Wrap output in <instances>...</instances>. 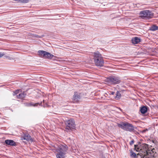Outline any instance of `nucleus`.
Wrapping results in <instances>:
<instances>
[{"instance_id":"12","label":"nucleus","mask_w":158,"mask_h":158,"mask_svg":"<svg viewBox=\"0 0 158 158\" xmlns=\"http://www.w3.org/2000/svg\"><path fill=\"white\" fill-rule=\"evenodd\" d=\"M148 110V107L147 106H143L141 107L140 111L143 114H145L147 111Z\"/></svg>"},{"instance_id":"25","label":"nucleus","mask_w":158,"mask_h":158,"mask_svg":"<svg viewBox=\"0 0 158 158\" xmlns=\"http://www.w3.org/2000/svg\"><path fill=\"white\" fill-rule=\"evenodd\" d=\"M19 92V90H16L14 92V94L13 95H15L17 94H18Z\"/></svg>"},{"instance_id":"22","label":"nucleus","mask_w":158,"mask_h":158,"mask_svg":"<svg viewBox=\"0 0 158 158\" xmlns=\"http://www.w3.org/2000/svg\"><path fill=\"white\" fill-rule=\"evenodd\" d=\"M18 1L20 2L27 3L29 2V0H18Z\"/></svg>"},{"instance_id":"26","label":"nucleus","mask_w":158,"mask_h":158,"mask_svg":"<svg viewBox=\"0 0 158 158\" xmlns=\"http://www.w3.org/2000/svg\"><path fill=\"white\" fill-rule=\"evenodd\" d=\"M4 55V53L0 52V58L2 57Z\"/></svg>"},{"instance_id":"6","label":"nucleus","mask_w":158,"mask_h":158,"mask_svg":"<svg viewBox=\"0 0 158 158\" xmlns=\"http://www.w3.org/2000/svg\"><path fill=\"white\" fill-rule=\"evenodd\" d=\"M66 126L65 129L67 131L69 132L70 130H72L75 129L76 124L74 121L72 119H70L65 121Z\"/></svg>"},{"instance_id":"9","label":"nucleus","mask_w":158,"mask_h":158,"mask_svg":"<svg viewBox=\"0 0 158 158\" xmlns=\"http://www.w3.org/2000/svg\"><path fill=\"white\" fill-rule=\"evenodd\" d=\"M131 41L133 44H136L140 42V39L138 37H135L132 38Z\"/></svg>"},{"instance_id":"29","label":"nucleus","mask_w":158,"mask_h":158,"mask_svg":"<svg viewBox=\"0 0 158 158\" xmlns=\"http://www.w3.org/2000/svg\"><path fill=\"white\" fill-rule=\"evenodd\" d=\"M115 93V92H113V91H111V94H112V95H114Z\"/></svg>"},{"instance_id":"8","label":"nucleus","mask_w":158,"mask_h":158,"mask_svg":"<svg viewBox=\"0 0 158 158\" xmlns=\"http://www.w3.org/2000/svg\"><path fill=\"white\" fill-rule=\"evenodd\" d=\"M6 144L10 146H15L16 143L13 140L10 139H6L5 141Z\"/></svg>"},{"instance_id":"21","label":"nucleus","mask_w":158,"mask_h":158,"mask_svg":"<svg viewBox=\"0 0 158 158\" xmlns=\"http://www.w3.org/2000/svg\"><path fill=\"white\" fill-rule=\"evenodd\" d=\"M131 152V156L132 157L135 158L137 156V154H136L133 152L132 151L130 152Z\"/></svg>"},{"instance_id":"24","label":"nucleus","mask_w":158,"mask_h":158,"mask_svg":"<svg viewBox=\"0 0 158 158\" xmlns=\"http://www.w3.org/2000/svg\"><path fill=\"white\" fill-rule=\"evenodd\" d=\"M44 36V35H42L41 36H40L38 35H35V36L37 38H41Z\"/></svg>"},{"instance_id":"10","label":"nucleus","mask_w":158,"mask_h":158,"mask_svg":"<svg viewBox=\"0 0 158 158\" xmlns=\"http://www.w3.org/2000/svg\"><path fill=\"white\" fill-rule=\"evenodd\" d=\"M80 99V97L79 95L77 93H75L73 96V99L75 102L79 101Z\"/></svg>"},{"instance_id":"20","label":"nucleus","mask_w":158,"mask_h":158,"mask_svg":"<svg viewBox=\"0 0 158 158\" xmlns=\"http://www.w3.org/2000/svg\"><path fill=\"white\" fill-rule=\"evenodd\" d=\"M149 149L150 150V151L149 152H151V153H148V155L149 154H150L152 156V154L155 152V149L154 148H152V149H151V148H149Z\"/></svg>"},{"instance_id":"27","label":"nucleus","mask_w":158,"mask_h":158,"mask_svg":"<svg viewBox=\"0 0 158 158\" xmlns=\"http://www.w3.org/2000/svg\"><path fill=\"white\" fill-rule=\"evenodd\" d=\"M134 143V140H132L130 142V144L131 145H132Z\"/></svg>"},{"instance_id":"23","label":"nucleus","mask_w":158,"mask_h":158,"mask_svg":"<svg viewBox=\"0 0 158 158\" xmlns=\"http://www.w3.org/2000/svg\"><path fill=\"white\" fill-rule=\"evenodd\" d=\"M39 104V103H36L35 104H33L32 103H28L27 104V106H37Z\"/></svg>"},{"instance_id":"2","label":"nucleus","mask_w":158,"mask_h":158,"mask_svg":"<svg viewBox=\"0 0 158 158\" xmlns=\"http://www.w3.org/2000/svg\"><path fill=\"white\" fill-rule=\"evenodd\" d=\"M68 147L66 145H61L56 149L57 153L56 155L57 158H65L68 150Z\"/></svg>"},{"instance_id":"15","label":"nucleus","mask_w":158,"mask_h":158,"mask_svg":"<svg viewBox=\"0 0 158 158\" xmlns=\"http://www.w3.org/2000/svg\"><path fill=\"white\" fill-rule=\"evenodd\" d=\"M148 154L146 155H142L140 153L137 154L138 157L140 156V158H152L151 157L148 156Z\"/></svg>"},{"instance_id":"13","label":"nucleus","mask_w":158,"mask_h":158,"mask_svg":"<svg viewBox=\"0 0 158 158\" xmlns=\"http://www.w3.org/2000/svg\"><path fill=\"white\" fill-rule=\"evenodd\" d=\"M46 51H44L40 50L38 51V53L41 56H42L44 58L45 57L46 53Z\"/></svg>"},{"instance_id":"7","label":"nucleus","mask_w":158,"mask_h":158,"mask_svg":"<svg viewBox=\"0 0 158 158\" xmlns=\"http://www.w3.org/2000/svg\"><path fill=\"white\" fill-rule=\"evenodd\" d=\"M106 81L111 84L115 85L121 82V80L119 77L114 76L107 78Z\"/></svg>"},{"instance_id":"3","label":"nucleus","mask_w":158,"mask_h":158,"mask_svg":"<svg viewBox=\"0 0 158 158\" xmlns=\"http://www.w3.org/2000/svg\"><path fill=\"white\" fill-rule=\"evenodd\" d=\"M93 54L95 64L97 66L100 67L103 66L104 62L102 55L98 51L94 52Z\"/></svg>"},{"instance_id":"14","label":"nucleus","mask_w":158,"mask_h":158,"mask_svg":"<svg viewBox=\"0 0 158 158\" xmlns=\"http://www.w3.org/2000/svg\"><path fill=\"white\" fill-rule=\"evenodd\" d=\"M149 30L152 31L157 30H158V26L155 25H153L150 27Z\"/></svg>"},{"instance_id":"17","label":"nucleus","mask_w":158,"mask_h":158,"mask_svg":"<svg viewBox=\"0 0 158 158\" xmlns=\"http://www.w3.org/2000/svg\"><path fill=\"white\" fill-rule=\"evenodd\" d=\"M46 53V56L45 58H47L49 59H51L54 56L51 54V53L47 52Z\"/></svg>"},{"instance_id":"18","label":"nucleus","mask_w":158,"mask_h":158,"mask_svg":"<svg viewBox=\"0 0 158 158\" xmlns=\"http://www.w3.org/2000/svg\"><path fill=\"white\" fill-rule=\"evenodd\" d=\"M121 95L120 92L119 91H117L116 94V96L115 98H120L121 97Z\"/></svg>"},{"instance_id":"11","label":"nucleus","mask_w":158,"mask_h":158,"mask_svg":"<svg viewBox=\"0 0 158 158\" xmlns=\"http://www.w3.org/2000/svg\"><path fill=\"white\" fill-rule=\"evenodd\" d=\"M27 95V94L25 92H23L22 93L19 94L17 95V98L18 99H21L25 97Z\"/></svg>"},{"instance_id":"16","label":"nucleus","mask_w":158,"mask_h":158,"mask_svg":"<svg viewBox=\"0 0 158 158\" xmlns=\"http://www.w3.org/2000/svg\"><path fill=\"white\" fill-rule=\"evenodd\" d=\"M24 139H26L27 141H31L32 140V138L31 136L29 134H25L23 137Z\"/></svg>"},{"instance_id":"4","label":"nucleus","mask_w":158,"mask_h":158,"mask_svg":"<svg viewBox=\"0 0 158 158\" xmlns=\"http://www.w3.org/2000/svg\"><path fill=\"white\" fill-rule=\"evenodd\" d=\"M117 125L118 127L126 131L134 132L135 131L133 125L127 122H121L118 123Z\"/></svg>"},{"instance_id":"1","label":"nucleus","mask_w":158,"mask_h":158,"mask_svg":"<svg viewBox=\"0 0 158 158\" xmlns=\"http://www.w3.org/2000/svg\"><path fill=\"white\" fill-rule=\"evenodd\" d=\"M149 145L146 143H141L139 142L138 144L134 145L135 150L140 152L142 155H146L148 153H151L149 147Z\"/></svg>"},{"instance_id":"5","label":"nucleus","mask_w":158,"mask_h":158,"mask_svg":"<svg viewBox=\"0 0 158 158\" xmlns=\"http://www.w3.org/2000/svg\"><path fill=\"white\" fill-rule=\"evenodd\" d=\"M139 17L143 20H147L152 18L154 14L149 10H145L141 11L139 13Z\"/></svg>"},{"instance_id":"19","label":"nucleus","mask_w":158,"mask_h":158,"mask_svg":"<svg viewBox=\"0 0 158 158\" xmlns=\"http://www.w3.org/2000/svg\"><path fill=\"white\" fill-rule=\"evenodd\" d=\"M45 101L43 100V104L42 102H41L40 104V106H42L44 107H46L47 106L48 104L46 102H45Z\"/></svg>"},{"instance_id":"28","label":"nucleus","mask_w":158,"mask_h":158,"mask_svg":"<svg viewBox=\"0 0 158 158\" xmlns=\"http://www.w3.org/2000/svg\"><path fill=\"white\" fill-rule=\"evenodd\" d=\"M147 131H148V130L147 129H144L142 131V132L143 133H144L146 132Z\"/></svg>"}]
</instances>
